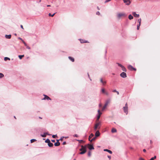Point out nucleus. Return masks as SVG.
Returning <instances> with one entry per match:
<instances>
[{"label": "nucleus", "instance_id": "f257e3e1", "mask_svg": "<svg viewBox=\"0 0 160 160\" xmlns=\"http://www.w3.org/2000/svg\"><path fill=\"white\" fill-rule=\"evenodd\" d=\"M87 147L90 150L94 149V148L92 145L88 144L87 145L83 146H81V148L80 149V150L81 152L79 153L80 154H83L85 153L86 152Z\"/></svg>", "mask_w": 160, "mask_h": 160}, {"label": "nucleus", "instance_id": "f03ea898", "mask_svg": "<svg viewBox=\"0 0 160 160\" xmlns=\"http://www.w3.org/2000/svg\"><path fill=\"white\" fill-rule=\"evenodd\" d=\"M126 14L123 12H119L117 14V17L118 19H120L121 18L126 17Z\"/></svg>", "mask_w": 160, "mask_h": 160}, {"label": "nucleus", "instance_id": "7ed1b4c3", "mask_svg": "<svg viewBox=\"0 0 160 160\" xmlns=\"http://www.w3.org/2000/svg\"><path fill=\"white\" fill-rule=\"evenodd\" d=\"M101 122H97L95 125L94 127V130H96L98 129H99L100 127Z\"/></svg>", "mask_w": 160, "mask_h": 160}, {"label": "nucleus", "instance_id": "20e7f679", "mask_svg": "<svg viewBox=\"0 0 160 160\" xmlns=\"http://www.w3.org/2000/svg\"><path fill=\"white\" fill-rule=\"evenodd\" d=\"M110 100L109 99L107 100L105 102V103L103 106V107L102 108V111H103L106 108L107 106L108 105V104L110 102Z\"/></svg>", "mask_w": 160, "mask_h": 160}, {"label": "nucleus", "instance_id": "39448f33", "mask_svg": "<svg viewBox=\"0 0 160 160\" xmlns=\"http://www.w3.org/2000/svg\"><path fill=\"white\" fill-rule=\"evenodd\" d=\"M123 109L124 111L126 114H127L128 113V107L127 103H126L125 104V106L123 107Z\"/></svg>", "mask_w": 160, "mask_h": 160}, {"label": "nucleus", "instance_id": "423d86ee", "mask_svg": "<svg viewBox=\"0 0 160 160\" xmlns=\"http://www.w3.org/2000/svg\"><path fill=\"white\" fill-rule=\"evenodd\" d=\"M98 115L97 116V119L98 120L100 117L101 115L102 114V113L101 112L100 110L99 109L98 110Z\"/></svg>", "mask_w": 160, "mask_h": 160}, {"label": "nucleus", "instance_id": "0eeeda50", "mask_svg": "<svg viewBox=\"0 0 160 160\" xmlns=\"http://www.w3.org/2000/svg\"><path fill=\"white\" fill-rule=\"evenodd\" d=\"M128 69L130 70H136V69L135 68H133L131 65H129L128 66Z\"/></svg>", "mask_w": 160, "mask_h": 160}, {"label": "nucleus", "instance_id": "6e6552de", "mask_svg": "<svg viewBox=\"0 0 160 160\" xmlns=\"http://www.w3.org/2000/svg\"><path fill=\"white\" fill-rule=\"evenodd\" d=\"M124 3H126V4L127 5H129L130 3L131 2L130 0H123Z\"/></svg>", "mask_w": 160, "mask_h": 160}, {"label": "nucleus", "instance_id": "1a4fd4ad", "mask_svg": "<svg viewBox=\"0 0 160 160\" xmlns=\"http://www.w3.org/2000/svg\"><path fill=\"white\" fill-rule=\"evenodd\" d=\"M120 76L123 78H125L127 77L126 74L124 72H122L120 74Z\"/></svg>", "mask_w": 160, "mask_h": 160}, {"label": "nucleus", "instance_id": "9d476101", "mask_svg": "<svg viewBox=\"0 0 160 160\" xmlns=\"http://www.w3.org/2000/svg\"><path fill=\"white\" fill-rule=\"evenodd\" d=\"M132 14L135 17L138 18L139 16V14H136L135 12H132Z\"/></svg>", "mask_w": 160, "mask_h": 160}, {"label": "nucleus", "instance_id": "9b49d317", "mask_svg": "<svg viewBox=\"0 0 160 160\" xmlns=\"http://www.w3.org/2000/svg\"><path fill=\"white\" fill-rule=\"evenodd\" d=\"M57 142L54 143V145L56 146H58L60 145V143L59 142V140H57Z\"/></svg>", "mask_w": 160, "mask_h": 160}, {"label": "nucleus", "instance_id": "f8f14e48", "mask_svg": "<svg viewBox=\"0 0 160 160\" xmlns=\"http://www.w3.org/2000/svg\"><path fill=\"white\" fill-rule=\"evenodd\" d=\"M44 97L43 99H44V100L47 99L48 100H51L50 98L49 97H48V96L46 95H44Z\"/></svg>", "mask_w": 160, "mask_h": 160}, {"label": "nucleus", "instance_id": "ddd939ff", "mask_svg": "<svg viewBox=\"0 0 160 160\" xmlns=\"http://www.w3.org/2000/svg\"><path fill=\"white\" fill-rule=\"evenodd\" d=\"M100 135V133L99 131H97L95 133V136L96 137H98Z\"/></svg>", "mask_w": 160, "mask_h": 160}, {"label": "nucleus", "instance_id": "4468645a", "mask_svg": "<svg viewBox=\"0 0 160 160\" xmlns=\"http://www.w3.org/2000/svg\"><path fill=\"white\" fill-rule=\"evenodd\" d=\"M94 136V135L92 133L91 134L89 135V138H88V139L89 141H90L91 140L90 139L91 138H92V137H93Z\"/></svg>", "mask_w": 160, "mask_h": 160}, {"label": "nucleus", "instance_id": "2eb2a0df", "mask_svg": "<svg viewBox=\"0 0 160 160\" xmlns=\"http://www.w3.org/2000/svg\"><path fill=\"white\" fill-rule=\"evenodd\" d=\"M5 38L7 39H10L11 37V35H6L5 36Z\"/></svg>", "mask_w": 160, "mask_h": 160}, {"label": "nucleus", "instance_id": "dca6fc26", "mask_svg": "<svg viewBox=\"0 0 160 160\" xmlns=\"http://www.w3.org/2000/svg\"><path fill=\"white\" fill-rule=\"evenodd\" d=\"M104 151H107V152H108L110 154H112V151H111L110 150H108V149H105L104 150Z\"/></svg>", "mask_w": 160, "mask_h": 160}, {"label": "nucleus", "instance_id": "f3484780", "mask_svg": "<svg viewBox=\"0 0 160 160\" xmlns=\"http://www.w3.org/2000/svg\"><path fill=\"white\" fill-rule=\"evenodd\" d=\"M117 131V130L115 128H112V129L111 132L112 133L116 132Z\"/></svg>", "mask_w": 160, "mask_h": 160}, {"label": "nucleus", "instance_id": "a211bd4d", "mask_svg": "<svg viewBox=\"0 0 160 160\" xmlns=\"http://www.w3.org/2000/svg\"><path fill=\"white\" fill-rule=\"evenodd\" d=\"M68 58L70 60L72 61V62H73L74 61V58H72L71 57H69Z\"/></svg>", "mask_w": 160, "mask_h": 160}, {"label": "nucleus", "instance_id": "6ab92c4d", "mask_svg": "<svg viewBox=\"0 0 160 160\" xmlns=\"http://www.w3.org/2000/svg\"><path fill=\"white\" fill-rule=\"evenodd\" d=\"M100 81L102 83L103 85H105V84L106 83V81H103L102 79H101Z\"/></svg>", "mask_w": 160, "mask_h": 160}, {"label": "nucleus", "instance_id": "aec40b11", "mask_svg": "<svg viewBox=\"0 0 160 160\" xmlns=\"http://www.w3.org/2000/svg\"><path fill=\"white\" fill-rule=\"evenodd\" d=\"M128 18L130 20L132 19L133 18V17L131 14H130L128 16Z\"/></svg>", "mask_w": 160, "mask_h": 160}, {"label": "nucleus", "instance_id": "412c9836", "mask_svg": "<svg viewBox=\"0 0 160 160\" xmlns=\"http://www.w3.org/2000/svg\"><path fill=\"white\" fill-rule=\"evenodd\" d=\"M48 146L50 147H52L53 146V144L50 142L48 144Z\"/></svg>", "mask_w": 160, "mask_h": 160}, {"label": "nucleus", "instance_id": "4be33fe9", "mask_svg": "<svg viewBox=\"0 0 160 160\" xmlns=\"http://www.w3.org/2000/svg\"><path fill=\"white\" fill-rule=\"evenodd\" d=\"M122 68V71H124L126 72V68L124 67V66H122L121 67Z\"/></svg>", "mask_w": 160, "mask_h": 160}, {"label": "nucleus", "instance_id": "5701e85b", "mask_svg": "<svg viewBox=\"0 0 160 160\" xmlns=\"http://www.w3.org/2000/svg\"><path fill=\"white\" fill-rule=\"evenodd\" d=\"M4 60L5 61H6L7 60H10V58H8V57H5L4 58Z\"/></svg>", "mask_w": 160, "mask_h": 160}, {"label": "nucleus", "instance_id": "b1692460", "mask_svg": "<svg viewBox=\"0 0 160 160\" xmlns=\"http://www.w3.org/2000/svg\"><path fill=\"white\" fill-rule=\"evenodd\" d=\"M24 57V55H19L18 56V57L20 59H21L22 58Z\"/></svg>", "mask_w": 160, "mask_h": 160}, {"label": "nucleus", "instance_id": "393cba45", "mask_svg": "<svg viewBox=\"0 0 160 160\" xmlns=\"http://www.w3.org/2000/svg\"><path fill=\"white\" fill-rule=\"evenodd\" d=\"M45 142H46V143H48V144L49 143V142H50V140H49V139H47L45 140Z\"/></svg>", "mask_w": 160, "mask_h": 160}, {"label": "nucleus", "instance_id": "a878e982", "mask_svg": "<svg viewBox=\"0 0 160 160\" xmlns=\"http://www.w3.org/2000/svg\"><path fill=\"white\" fill-rule=\"evenodd\" d=\"M37 140L35 139H32L30 141L31 143L33 142H34L36 141Z\"/></svg>", "mask_w": 160, "mask_h": 160}, {"label": "nucleus", "instance_id": "bb28decb", "mask_svg": "<svg viewBox=\"0 0 160 160\" xmlns=\"http://www.w3.org/2000/svg\"><path fill=\"white\" fill-rule=\"evenodd\" d=\"M112 92H116L117 93V94L118 95H119V92L118 91H117L116 89H114V90Z\"/></svg>", "mask_w": 160, "mask_h": 160}, {"label": "nucleus", "instance_id": "cd10ccee", "mask_svg": "<svg viewBox=\"0 0 160 160\" xmlns=\"http://www.w3.org/2000/svg\"><path fill=\"white\" fill-rule=\"evenodd\" d=\"M101 91L102 93H104L106 91L104 88H102L101 89Z\"/></svg>", "mask_w": 160, "mask_h": 160}, {"label": "nucleus", "instance_id": "c85d7f7f", "mask_svg": "<svg viewBox=\"0 0 160 160\" xmlns=\"http://www.w3.org/2000/svg\"><path fill=\"white\" fill-rule=\"evenodd\" d=\"M141 18H139V19H138V22L139 24H141Z\"/></svg>", "mask_w": 160, "mask_h": 160}, {"label": "nucleus", "instance_id": "c756f323", "mask_svg": "<svg viewBox=\"0 0 160 160\" xmlns=\"http://www.w3.org/2000/svg\"><path fill=\"white\" fill-rule=\"evenodd\" d=\"M3 77H4L3 74L2 73H0V78H1Z\"/></svg>", "mask_w": 160, "mask_h": 160}, {"label": "nucleus", "instance_id": "7c9ffc66", "mask_svg": "<svg viewBox=\"0 0 160 160\" xmlns=\"http://www.w3.org/2000/svg\"><path fill=\"white\" fill-rule=\"evenodd\" d=\"M114 123L116 124H117L118 125H119L120 124V123L118 122H114Z\"/></svg>", "mask_w": 160, "mask_h": 160}, {"label": "nucleus", "instance_id": "2f4dec72", "mask_svg": "<svg viewBox=\"0 0 160 160\" xmlns=\"http://www.w3.org/2000/svg\"><path fill=\"white\" fill-rule=\"evenodd\" d=\"M96 137H94V138H93L90 141V142H92L93 141H94L95 139H96Z\"/></svg>", "mask_w": 160, "mask_h": 160}, {"label": "nucleus", "instance_id": "473e14b6", "mask_svg": "<svg viewBox=\"0 0 160 160\" xmlns=\"http://www.w3.org/2000/svg\"><path fill=\"white\" fill-rule=\"evenodd\" d=\"M80 42L81 43H84V42H87V41H86V42H85L84 41V40H81V39H80Z\"/></svg>", "mask_w": 160, "mask_h": 160}, {"label": "nucleus", "instance_id": "72a5a7b5", "mask_svg": "<svg viewBox=\"0 0 160 160\" xmlns=\"http://www.w3.org/2000/svg\"><path fill=\"white\" fill-rule=\"evenodd\" d=\"M55 13H55L54 14H53L52 15L50 13H49V16H51V17H53L54 16V15L55 14Z\"/></svg>", "mask_w": 160, "mask_h": 160}, {"label": "nucleus", "instance_id": "f704fd0d", "mask_svg": "<svg viewBox=\"0 0 160 160\" xmlns=\"http://www.w3.org/2000/svg\"><path fill=\"white\" fill-rule=\"evenodd\" d=\"M42 137H45L46 136V135L45 134H42L41 135Z\"/></svg>", "mask_w": 160, "mask_h": 160}, {"label": "nucleus", "instance_id": "c9c22d12", "mask_svg": "<svg viewBox=\"0 0 160 160\" xmlns=\"http://www.w3.org/2000/svg\"><path fill=\"white\" fill-rule=\"evenodd\" d=\"M141 24H139L138 25H137V29L138 30H139V27L140 26Z\"/></svg>", "mask_w": 160, "mask_h": 160}, {"label": "nucleus", "instance_id": "e433bc0d", "mask_svg": "<svg viewBox=\"0 0 160 160\" xmlns=\"http://www.w3.org/2000/svg\"><path fill=\"white\" fill-rule=\"evenodd\" d=\"M91 152L90 151L89 152H88V156L89 157L91 155Z\"/></svg>", "mask_w": 160, "mask_h": 160}, {"label": "nucleus", "instance_id": "4c0bfd02", "mask_svg": "<svg viewBox=\"0 0 160 160\" xmlns=\"http://www.w3.org/2000/svg\"><path fill=\"white\" fill-rule=\"evenodd\" d=\"M78 141L80 143H82L84 142V141L82 140H78Z\"/></svg>", "mask_w": 160, "mask_h": 160}, {"label": "nucleus", "instance_id": "58836bf2", "mask_svg": "<svg viewBox=\"0 0 160 160\" xmlns=\"http://www.w3.org/2000/svg\"><path fill=\"white\" fill-rule=\"evenodd\" d=\"M117 64H118V66H120L121 67H122V66H123L122 65H121V64L119 63H117Z\"/></svg>", "mask_w": 160, "mask_h": 160}, {"label": "nucleus", "instance_id": "ea45409f", "mask_svg": "<svg viewBox=\"0 0 160 160\" xmlns=\"http://www.w3.org/2000/svg\"><path fill=\"white\" fill-rule=\"evenodd\" d=\"M104 94H105L107 95H108L109 94L108 92L107 91H106Z\"/></svg>", "mask_w": 160, "mask_h": 160}, {"label": "nucleus", "instance_id": "a19ab883", "mask_svg": "<svg viewBox=\"0 0 160 160\" xmlns=\"http://www.w3.org/2000/svg\"><path fill=\"white\" fill-rule=\"evenodd\" d=\"M111 1V0H106L105 2V3H107L109 1Z\"/></svg>", "mask_w": 160, "mask_h": 160}, {"label": "nucleus", "instance_id": "79ce46f5", "mask_svg": "<svg viewBox=\"0 0 160 160\" xmlns=\"http://www.w3.org/2000/svg\"><path fill=\"white\" fill-rule=\"evenodd\" d=\"M57 137V135H53L52 137L53 138H55Z\"/></svg>", "mask_w": 160, "mask_h": 160}, {"label": "nucleus", "instance_id": "37998d69", "mask_svg": "<svg viewBox=\"0 0 160 160\" xmlns=\"http://www.w3.org/2000/svg\"><path fill=\"white\" fill-rule=\"evenodd\" d=\"M26 47H26L27 48L29 49H30V48L29 46H27Z\"/></svg>", "mask_w": 160, "mask_h": 160}, {"label": "nucleus", "instance_id": "c03bdc74", "mask_svg": "<svg viewBox=\"0 0 160 160\" xmlns=\"http://www.w3.org/2000/svg\"><path fill=\"white\" fill-rule=\"evenodd\" d=\"M156 156H155L154 157L152 158H153V160H154V159H156Z\"/></svg>", "mask_w": 160, "mask_h": 160}, {"label": "nucleus", "instance_id": "a18cd8bd", "mask_svg": "<svg viewBox=\"0 0 160 160\" xmlns=\"http://www.w3.org/2000/svg\"><path fill=\"white\" fill-rule=\"evenodd\" d=\"M96 14L98 15H99L100 14V13L99 12H96Z\"/></svg>", "mask_w": 160, "mask_h": 160}, {"label": "nucleus", "instance_id": "49530a36", "mask_svg": "<svg viewBox=\"0 0 160 160\" xmlns=\"http://www.w3.org/2000/svg\"><path fill=\"white\" fill-rule=\"evenodd\" d=\"M22 42H23V43H24V45L25 46H27V44H26V43L23 41H22Z\"/></svg>", "mask_w": 160, "mask_h": 160}, {"label": "nucleus", "instance_id": "de8ad7c7", "mask_svg": "<svg viewBox=\"0 0 160 160\" xmlns=\"http://www.w3.org/2000/svg\"><path fill=\"white\" fill-rule=\"evenodd\" d=\"M99 107H102V104H101V103H100L99 104Z\"/></svg>", "mask_w": 160, "mask_h": 160}, {"label": "nucleus", "instance_id": "09e8293b", "mask_svg": "<svg viewBox=\"0 0 160 160\" xmlns=\"http://www.w3.org/2000/svg\"><path fill=\"white\" fill-rule=\"evenodd\" d=\"M62 144L63 145H65L66 144V142H63Z\"/></svg>", "mask_w": 160, "mask_h": 160}, {"label": "nucleus", "instance_id": "8fccbe9b", "mask_svg": "<svg viewBox=\"0 0 160 160\" xmlns=\"http://www.w3.org/2000/svg\"><path fill=\"white\" fill-rule=\"evenodd\" d=\"M74 136L76 137H78V135L77 134H75L74 135Z\"/></svg>", "mask_w": 160, "mask_h": 160}, {"label": "nucleus", "instance_id": "3c124183", "mask_svg": "<svg viewBox=\"0 0 160 160\" xmlns=\"http://www.w3.org/2000/svg\"><path fill=\"white\" fill-rule=\"evenodd\" d=\"M52 142H55V140H51Z\"/></svg>", "mask_w": 160, "mask_h": 160}, {"label": "nucleus", "instance_id": "603ef678", "mask_svg": "<svg viewBox=\"0 0 160 160\" xmlns=\"http://www.w3.org/2000/svg\"><path fill=\"white\" fill-rule=\"evenodd\" d=\"M139 160H144L142 158H140Z\"/></svg>", "mask_w": 160, "mask_h": 160}, {"label": "nucleus", "instance_id": "864d4df0", "mask_svg": "<svg viewBox=\"0 0 160 160\" xmlns=\"http://www.w3.org/2000/svg\"><path fill=\"white\" fill-rule=\"evenodd\" d=\"M143 151L144 152H146V150L145 149H143Z\"/></svg>", "mask_w": 160, "mask_h": 160}, {"label": "nucleus", "instance_id": "5fc2aeb1", "mask_svg": "<svg viewBox=\"0 0 160 160\" xmlns=\"http://www.w3.org/2000/svg\"><path fill=\"white\" fill-rule=\"evenodd\" d=\"M108 158H109V159H110L111 158V156H108Z\"/></svg>", "mask_w": 160, "mask_h": 160}, {"label": "nucleus", "instance_id": "6e6d98bb", "mask_svg": "<svg viewBox=\"0 0 160 160\" xmlns=\"http://www.w3.org/2000/svg\"><path fill=\"white\" fill-rule=\"evenodd\" d=\"M21 28H22V29H23V26L22 25H21L20 26Z\"/></svg>", "mask_w": 160, "mask_h": 160}, {"label": "nucleus", "instance_id": "4d7b16f0", "mask_svg": "<svg viewBox=\"0 0 160 160\" xmlns=\"http://www.w3.org/2000/svg\"><path fill=\"white\" fill-rule=\"evenodd\" d=\"M62 140H63V138H60L59 140H61V141H62Z\"/></svg>", "mask_w": 160, "mask_h": 160}, {"label": "nucleus", "instance_id": "13d9d810", "mask_svg": "<svg viewBox=\"0 0 160 160\" xmlns=\"http://www.w3.org/2000/svg\"><path fill=\"white\" fill-rule=\"evenodd\" d=\"M18 39H20V40H22V41H23V40L22 39V38H18Z\"/></svg>", "mask_w": 160, "mask_h": 160}, {"label": "nucleus", "instance_id": "bf43d9fd", "mask_svg": "<svg viewBox=\"0 0 160 160\" xmlns=\"http://www.w3.org/2000/svg\"><path fill=\"white\" fill-rule=\"evenodd\" d=\"M152 140H151V141H150V143H151V144H152Z\"/></svg>", "mask_w": 160, "mask_h": 160}, {"label": "nucleus", "instance_id": "052dcab7", "mask_svg": "<svg viewBox=\"0 0 160 160\" xmlns=\"http://www.w3.org/2000/svg\"><path fill=\"white\" fill-rule=\"evenodd\" d=\"M47 7H50V5H48L47 6Z\"/></svg>", "mask_w": 160, "mask_h": 160}, {"label": "nucleus", "instance_id": "680f3d73", "mask_svg": "<svg viewBox=\"0 0 160 160\" xmlns=\"http://www.w3.org/2000/svg\"><path fill=\"white\" fill-rule=\"evenodd\" d=\"M39 119H42V118H41V117H39Z\"/></svg>", "mask_w": 160, "mask_h": 160}, {"label": "nucleus", "instance_id": "e2e57ef3", "mask_svg": "<svg viewBox=\"0 0 160 160\" xmlns=\"http://www.w3.org/2000/svg\"><path fill=\"white\" fill-rule=\"evenodd\" d=\"M74 160H76V159H74Z\"/></svg>", "mask_w": 160, "mask_h": 160}]
</instances>
